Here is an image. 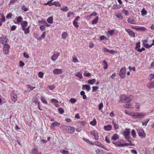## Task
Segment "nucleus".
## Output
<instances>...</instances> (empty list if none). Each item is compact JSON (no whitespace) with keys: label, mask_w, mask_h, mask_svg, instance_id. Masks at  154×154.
<instances>
[{"label":"nucleus","mask_w":154,"mask_h":154,"mask_svg":"<svg viewBox=\"0 0 154 154\" xmlns=\"http://www.w3.org/2000/svg\"><path fill=\"white\" fill-rule=\"evenodd\" d=\"M130 129L128 128L125 129V131L123 132L122 134L127 141H129L131 139L130 137Z\"/></svg>","instance_id":"f257e3e1"},{"label":"nucleus","mask_w":154,"mask_h":154,"mask_svg":"<svg viewBox=\"0 0 154 154\" xmlns=\"http://www.w3.org/2000/svg\"><path fill=\"white\" fill-rule=\"evenodd\" d=\"M63 130L66 131L67 133L69 134H72L75 131V129L74 128L71 126H63Z\"/></svg>","instance_id":"f03ea898"},{"label":"nucleus","mask_w":154,"mask_h":154,"mask_svg":"<svg viewBox=\"0 0 154 154\" xmlns=\"http://www.w3.org/2000/svg\"><path fill=\"white\" fill-rule=\"evenodd\" d=\"M137 132L139 137L142 138H145L146 137V134L144 130L142 128H139L137 129Z\"/></svg>","instance_id":"7ed1b4c3"},{"label":"nucleus","mask_w":154,"mask_h":154,"mask_svg":"<svg viewBox=\"0 0 154 154\" xmlns=\"http://www.w3.org/2000/svg\"><path fill=\"white\" fill-rule=\"evenodd\" d=\"M134 115L133 118L134 119L143 118L146 116V114L144 112H134Z\"/></svg>","instance_id":"20e7f679"},{"label":"nucleus","mask_w":154,"mask_h":154,"mask_svg":"<svg viewBox=\"0 0 154 154\" xmlns=\"http://www.w3.org/2000/svg\"><path fill=\"white\" fill-rule=\"evenodd\" d=\"M126 69L125 67H123L120 70L119 75L122 79L125 78L126 75Z\"/></svg>","instance_id":"39448f33"},{"label":"nucleus","mask_w":154,"mask_h":154,"mask_svg":"<svg viewBox=\"0 0 154 154\" xmlns=\"http://www.w3.org/2000/svg\"><path fill=\"white\" fill-rule=\"evenodd\" d=\"M140 42L137 43L136 44V46L135 47V49L140 53L142 51L145 50V48H142L141 49L140 48Z\"/></svg>","instance_id":"423d86ee"},{"label":"nucleus","mask_w":154,"mask_h":154,"mask_svg":"<svg viewBox=\"0 0 154 154\" xmlns=\"http://www.w3.org/2000/svg\"><path fill=\"white\" fill-rule=\"evenodd\" d=\"M91 134L94 137V138L96 140L99 139V135L97 131L94 130H91L90 132Z\"/></svg>","instance_id":"0eeeda50"},{"label":"nucleus","mask_w":154,"mask_h":154,"mask_svg":"<svg viewBox=\"0 0 154 154\" xmlns=\"http://www.w3.org/2000/svg\"><path fill=\"white\" fill-rule=\"evenodd\" d=\"M60 53L57 51H55L51 57V59L53 61L56 60L60 55Z\"/></svg>","instance_id":"6e6552de"},{"label":"nucleus","mask_w":154,"mask_h":154,"mask_svg":"<svg viewBox=\"0 0 154 154\" xmlns=\"http://www.w3.org/2000/svg\"><path fill=\"white\" fill-rule=\"evenodd\" d=\"M11 97L12 100L14 103H15L17 100V96L14 91L12 92L11 93Z\"/></svg>","instance_id":"1a4fd4ad"},{"label":"nucleus","mask_w":154,"mask_h":154,"mask_svg":"<svg viewBox=\"0 0 154 154\" xmlns=\"http://www.w3.org/2000/svg\"><path fill=\"white\" fill-rule=\"evenodd\" d=\"M10 48V46L8 44H5L3 48V53L5 54L8 53Z\"/></svg>","instance_id":"9d476101"},{"label":"nucleus","mask_w":154,"mask_h":154,"mask_svg":"<svg viewBox=\"0 0 154 154\" xmlns=\"http://www.w3.org/2000/svg\"><path fill=\"white\" fill-rule=\"evenodd\" d=\"M80 18V17L79 16H77L73 21V24L74 26L76 27L77 28H78L79 27V25L78 24V20Z\"/></svg>","instance_id":"9b49d317"},{"label":"nucleus","mask_w":154,"mask_h":154,"mask_svg":"<svg viewBox=\"0 0 154 154\" xmlns=\"http://www.w3.org/2000/svg\"><path fill=\"white\" fill-rule=\"evenodd\" d=\"M60 125V123L57 122H54L52 123L51 125L50 128L51 129H54L55 127L59 126Z\"/></svg>","instance_id":"f8f14e48"},{"label":"nucleus","mask_w":154,"mask_h":154,"mask_svg":"<svg viewBox=\"0 0 154 154\" xmlns=\"http://www.w3.org/2000/svg\"><path fill=\"white\" fill-rule=\"evenodd\" d=\"M63 72L62 69H55L53 71V73L55 74H61Z\"/></svg>","instance_id":"ddd939ff"},{"label":"nucleus","mask_w":154,"mask_h":154,"mask_svg":"<svg viewBox=\"0 0 154 154\" xmlns=\"http://www.w3.org/2000/svg\"><path fill=\"white\" fill-rule=\"evenodd\" d=\"M23 19V17H22L20 16L18 17H17L16 18V20H14V21L15 23H19L22 21Z\"/></svg>","instance_id":"4468645a"},{"label":"nucleus","mask_w":154,"mask_h":154,"mask_svg":"<svg viewBox=\"0 0 154 154\" xmlns=\"http://www.w3.org/2000/svg\"><path fill=\"white\" fill-rule=\"evenodd\" d=\"M133 28L136 29L137 30L140 31H145L146 30V29L144 27L135 26L134 27H133Z\"/></svg>","instance_id":"2eb2a0df"},{"label":"nucleus","mask_w":154,"mask_h":154,"mask_svg":"<svg viewBox=\"0 0 154 154\" xmlns=\"http://www.w3.org/2000/svg\"><path fill=\"white\" fill-rule=\"evenodd\" d=\"M127 98V96L125 94H123L120 97V99L121 101L123 103H125V101Z\"/></svg>","instance_id":"dca6fc26"},{"label":"nucleus","mask_w":154,"mask_h":154,"mask_svg":"<svg viewBox=\"0 0 154 154\" xmlns=\"http://www.w3.org/2000/svg\"><path fill=\"white\" fill-rule=\"evenodd\" d=\"M125 30L131 36L134 37L135 36V34L130 29H125Z\"/></svg>","instance_id":"f3484780"},{"label":"nucleus","mask_w":154,"mask_h":154,"mask_svg":"<svg viewBox=\"0 0 154 154\" xmlns=\"http://www.w3.org/2000/svg\"><path fill=\"white\" fill-rule=\"evenodd\" d=\"M112 128V126L111 125H108L104 126V129L105 130L109 131L111 130Z\"/></svg>","instance_id":"a211bd4d"},{"label":"nucleus","mask_w":154,"mask_h":154,"mask_svg":"<svg viewBox=\"0 0 154 154\" xmlns=\"http://www.w3.org/2000/svg\"><path fill=\"white\" fill-rule=\"evenodd\" d=\"M147 86L150 88H154V80L153 81L149 82L147 85Z\"/></svg>","instance_id":"6ab92c4d"},{"label":"nucleus","mask_w":154,"mask_h":154,"mask_svg":"<svg viewBox=\"0 0 154 154\" xmlns=\"http://www.w3.org/2000/svg\"><path fill=\"white\" fill-rule=\"evenodd\" d=\"M85 89L87 91H89L91 89V87L89 85H82V89Z\"/></svg>","instance_id":"aec40b11"},{"label":"nucleus","mask_w":154,"mask_h":154,"mask_svg":"<svg viewBox=\"0 0 154 154\" xmlns=\"http://www.w3.org/2000/svg\"><path fill=\"white\" fill-rule=\"evenodd\" d=\"M133 97L132 95H129L128 97L127 96L125 103L130 102L133 100Z\"/></svg>","instance_id":"412c9836"},{"label":"nucleus","mask_w":154,"mask_h":154,"mask_svg":"<svg viewBox=\"0 0 154 154\" xmlns=\"http://www.w3.org/2000/svg\"><path fill=\"white\" fill-rule=\"evenodd\" d=\"M115 15L119 20H122L123 19V17L120 13H115Z\"/></svg>","instance_id":"4be33fe9"},{"label":"nucleus","mask_w":154,"mask_h":154,"mask_svg":"<svg viewBox=\"0 0 154 154\" xmlns=\"http://www.w3.org/2000/svg\"><path fill=\"white\" fill-rule=\"evenodd\" d=\"M53 5H55L56 6L60 7L61 6V4L58 1L54 2L53 3H50V4L49 5L51 6Z\"/></svg>","instance_id":"5701e85b"},{"label":"nucleus","mask_w":154,"mask_h":154,"mask_svg":"<svg viewBox=\"0 0 154 154\" xmlns=\"http://www.w3.org/2000/svg\"><path fill=\"white\" fill-rule=\"evenodd\" d=\"M128 23L131 24H136V21L132 18H129L128 19Z\"/></svg>","instance_id":"b1692460"},{"label":"nucleus","mask_w":154,"mask_h":154,"mask_svg":"<svg viewBox=\"0 0 154 154\" xmlns=\"http://www.w3.org/2000/svg\"><path fill=\"white\" fill-rule=\"evenodd\" d=\"M32 154H42L41 152H38L36 148H33L32 150Z\"/></svg>","instance_id":"393cba45"},{"label":"nucleus","mask_w":154,"mask_h":154,"mask_svg":"<svg viewBox=\"0 0 154 154\" xmlns=\"http://www.w3.org/2000/svg\"><path fill=\"white\" fill-rule=\"evenodd\" d=\"M75 75L79 78L80 79L82 78V72L81 71H80L78 72H77L75 74Z\"/></svg>","instance_id":"a878e982"},{"label":"nucleus","mask_w":154,"mask_h":154,"mask_svg":"<svg viewBox=\"0 0 154 154\" xmlns=\"http://www.w3.org/2000/svg\"><path fill=\"white\" fill-rule=\"evenodd\" d=\"M125 113L129 116H132V118L134 117V112H132L130 111H129L127 110H125Z\"/></svg>","instance_id":"bb28decb"},{"label":"nucleus","mask_w":154,"mask_h":154,"mask_svg":"<svg viewBox=\"0 0 154 154\" xmlns=\"http://www.w3.org/2000/svg\"><path fill=\"white\" fill-rule=\"evenodd\" d=\"M27 22L26 21L22 22L21 23V25L23 29L26 28L27 25Z\"/></svg>","instance_id":"cd10ccee"},{"label":"nucleus","mask_w":154,"mask_h":154,"mask_svg":"<svg viewBox=\"0 0 154 154\" xmlns=\"http://www.w3.org/2000/svg\"><path fill=\"white\" fill-rule=\"evenodd\" d=\"M112 123L115 129L117 130L119 128V125L116 122H115L114 120L112 121Z\"/></svg>","instance_id":"c85d7f7f"},{"label":"nucleus","mask_w":154,"mask_h":154,"mask_svg":"<svg viewBox=\"0 0 154 154\" xmlns=\"http://www.w3.org/2000/svg\"><path fill=\"white\" fill-rule=\"evenodd\" d=\"M96 82V80L95 79H89L88 80V84L90 85H92Z\"/></svg>","instance_id":"c756f323"},{"label":"nucleus","mask_w":154,"mask_h":154,"mask_svg":"<svg viewBox=\"0 0 154 154\" xmlns=\"http://www.w3.org/2000/svg\"><path fill=\"white\" fill-rule=\"evenodd\" d=\"M115 32V31L113 30H111L107 32V35L108 36L112 35Z\"/></svg>","instance_id":"7c9ffc66"},{"label":"nucleus","mask_w":154,"mask_h":154,"mask_svg":"<svg viewBox=\"0 0 154 154\" xmlns=\"http://www.w3.org/2000/svg\"><path fill=\"white\" fill-rule=\"evenodd\" d=\"M119 138V136L117 134H114L111 138V139L116 140Z\"/></svg>","instance_id":"2f4dec72"},{"label":"nucleus","mask_w":154,"mask_h":154,"mask_svg":"<svg viewBox=\"0 0 154 154\" xmlns=\"http://www.w3.org/2000/svg\"><path fill=\"white\" fill-rule=\"evenodd\" d=\"M103 67L104 69H107L108 68V64L107 62L105 60L103 61Z\"/></svg>","instance_id":"473e14b6"},{"label":"nucleus","mask_w":154,"mask_h":154,"mask_svg":"<svg viewBox=\"0 0 154 154\" xmlns=\"http://www.w3.org/2000/svg\"><path fill=\"white\" fill-rule=\"evenodd\" d=\"M8 41V39H1L0 42L4 45L5 44H7L6 43Z\"/></svg>","instance_id":"72a5a7b5"},{"label":"nucleus","mask_w":154,"mask_h":154,"mask_svg":"<svg viewBox=\"0 0 154 154\" xmlns=\"http://www.w3.org/2000/svg\"><path fill=\"white\" fill-rule=\"evenodd\" d=\"M72 61L74 63H77L79 62L77 58L76 57L73 56L72 57Z\"/></svg>","instance_id":"f704fd0d"},{"label":"nucleus","mask_w":154,"mask_h":154,"mask_svg":"<svg viewBox=\"0 0 154 154\" xmlns=\"http://www.w3.org/2000/svg\"><path fill=\"white\" fill-rule=\"evenodd\" d=\"M94 145H95L98 146L102 147V146H104V145L101 144L100 142H99L98 141H95L94 143Z\"/></svg>","instance_id":"c9c22d12"},{"label":"nucleus","mask_w":154,"mask_h":154,"mask_svg":"<svg viewBox=\"0 0 154 154\" xmlns=\"http://www.w3.org/2000/svg\"><path fill=\"white\" fill-rule=\"evenodd\" d=\"M41 99L42 100V102L44 104H48V102L46 101L45 98L43 96H41Z\"/></svg>","instance_id":"e433bc0d"},{"label":"nucleus","mask_w":154,"mask_h":154,"mask_svg":"<svg viewBox=\"0 0 154 154\" xmlns=\"http://www.w3.org/2000/svg\"><path fill=\"white\" fill-rule=\"evenodd\" d=\"M90 124L92 126H94L97 124V121L95 119H94L92 121L90 122Z\"/></svg>","instance_id":"4c0bfd02"},{"label":"nucleus","mask_w":154,"mask_h":154,"mask_svg":"<svg viewBox=\"0 0 154 154\" xmlns=\"http://www.w3.org/2000/svg\"><path fill=\"white\" fill-rule=\"evenodd\" d=\"M143 45L146 48H149L151 47V45H149L147 43H145V42H143Z\"/></svg>","instance_id":"58836bf2"},{"label":"nucleus","mask_w":154,"mask_h":154,"mask_svg":"<svg viewBox=\"0 0 154 154\" xmlns=\"http://www.w3.org/2000/svg\"><path fill=\"white\" fill-rule=\"evenodd\" d=\"M47 21L49 23H53V17H48L47 20Z\"/></svg>","instance_id":"ea45409f"},{"label":"nucleus","mask_w":154,"mask_h":154,"mask_svg":"<svg viewBox=\"0 0 154 154\" xmlns=\"http://www.w3.org/2000/svg\"><path fill=\"white\" fill-rule=\"evenodd\" d=\"M131 134L132 136L134 138H135L136 137V133L135 131L133 129L131 131Z\"/></svg>","instance_id":"a19ab883"},{"label":"nucleus","mask_w":154,"mask_h":154,"mask_svg":"<svg viewBox=\"0 0 154 154\" xmlns=\"http://www.w3.org/2000/svg\"><path fill=\"white\" fill-rule=\"evenodd\" d=\"M99 18L97 16L96 17L95 19H94L92 21V24H96L98 22Z\"/></svg>","instance_id":"79ce46f5"},{"label":"nucleus","mask_w":154,"mask_h":154,"mask_svg":"<svg viewBox=\"0 0 154 154\" xmlns=\"http://www.w3.org/2000/svg\"><path fill=\"white\" fill-rule=\"evenodd\" d=\"M60 9L64 12H67L68 10V8L66 6H64L63 7L61 8Z\"/></svg>","instance_id":"37998d69"},{"label":"nucleus","mask_w":154,"mask_h":154,"mask_svg":"<svg viewBox=\"0 0 154 154\" xmlns=\"http://www.w3.org/2000/svg\"><path fill=\"white\" fill-rule=\"evenodd\" d=\"M23 30L24 32V33L26 34H27L29 33V27L27 28H24L23 29Z\"/></svg>","instance_id":"c03bdc74"},{"label":"nucleus","mask_w":154,"mask_h":154,"mask_svg":"<svg viewBox=\"0 0 154 154\" xmlns=\"http://www.w3.org/2000/svg\"><path fill=\"white\" fill-rule=\"evenodd\" d=\"M96 152L97 154H103L102 150L100 149H97L96 150Z\"/></svg>","instance_id":"a18cd8bd"},{"label":"nucleus","mask_w":154,"mask_h":154,"mask_svg":"<svg viewBox=\"0 0 154 154\" xmlns=\"http://www.w3.org/2000/svg\"><path fill=\"white\" fill-rule=\"evenodd\" d=\"M141 13L142 16L145 15L147 14V11L144 8H143L141 11Z\"/></svg>","instance_id":"49530a36"},{"label":"nucleus","mask_w":154,"mask_h":154,"mask_svg":"<svg viewBox=\"0 0 154 154\" xmlns=\"http://www.w3.org/2000/svg\"><path fill=\"white\" fill-rule=\"evenodd\" d=\"M69 101L72 103H74L77 101V100L74 98H71L69 100Z\"/></svg>","instance_id":"de8ad7c7"},{"label":"nucleus","mask_w":154,"mask_h":154,"mask_svg":"<svg viewBox=\"0 0 154 154\" xmlns=\"http://www.w3.org/2000/svg\"><path fill=\"white\" fill-rule=\"evenodd\" d=\"M124 106L127 108H133L132 106L130 104H126L124 105Z\"/></svg>","instance_id":"09e8293b"},{"label":"nucleus","mask_w":154,"mask_h":154,"mask_svg":"<svg viewBox=\"0 0 154 154\" xmlns=\"http://www.w3.org/2000/svg\"><path fill=\"white\" fill-rule=\"evenodd\" d=\"M91 74L89 73L88 71H86L85 72L84 75L86 77H89L91 76Z\"/></svg>","instance_id":"8fccbe9b"},{"label":"nucleus","mask_w":154,"mask_h":154,"mask_svg":"<svg viewBox=\"0 0 154 154\" xmlns=\"http://www.w3.org/2000/svg\"><path fill=\"white\" fill-rule=\"evenodd\" d=\"M44 76V73L42 72H39L38 73V76L40 78L42 79Z\"/></svg>","instance_id":"3c124183"},{"label":"nucleus","mask_w":154,"mask_h":154,"mask_svg":"<svg viewBox=\"0 0 154 154\" xmlns=\"http://www.w3.org/2000/svg\"><path fill=\"white\" fill-rule=\"evenodd\" d=\"M103 103H100L98 105V109L99 110H101L103 108Z\"/></svg>","instance_id":"603ef678"},{"label":"nucleus","mask_w":154,"mask_h":154,"mask_svg":"<svg viewBox=\"0 0 154 154\" xmlns=\"http://www.w3.org/2000/svg\"><path fill=\"white\" fill-rule=\"evenodd\" d=\"M67 33L66 32H64L62 34V38H66L67 36Z\"/></svg>","instance_id":"864d4df0"},{"label":"nucleus","mask_w":154,"mask_h":154,"mask_svg":"<svg viewBox=\"0 0 154 154\" xmlns=\"http://www.w3.org/2000/svg\"><path fill=\"white\" fill-rule=\"evenodd\" d=\"M84 140L87 143L90 144H91L92 145H94V143H93L91 142L88 139H84Z\"/></svg>","instance_id":"5fc2aeb1"},{"label":"nucleus","mask_w":154,"mask_h":154,"mask_svg":"<svg viewBox=\"0 0 154 154\" xmlns=\"http://www.w3.org/2000/svg\"><path fill=\"white\" fill-rule=\"evenodd\" d=\"M60 152L63 154H68L69 153V151L63 149L61 150Z\"/></svg>","instance_id":"6e6d98bb"},{"label":"nucleus","mask_w":154,"mask_h":154,"mask_svg":"<svg viewBox=\"0 0 154 154\" xmlns=\"http://www.w3.org/2000/svg\"><path fill=\"white\" fill-rule=\"evenodd\" d=\"M32 101L33 102L36 103V102H38V100L37 98V97H33Z\"/></svg>","instance_id":"4d7b16f0"},{"label":"nucleus","mask_w":154,"mask_h":154,"mask_svg":"<svg viewBox=\"0 0 154 154\" xmlns=\"http://www.w3.org/2000/svg\"><path fill=\"white\" fill-rule=\"evenodd\" d=\"M149 119H147L146 121L142 122V125H145V126H146L147 124L149 122Z\"/></svg>","instance_id":"13d9d810"},{"label":"nucleus","mask_w":154,"mask_h":154,"mask_svg":"<svg viewBox=\"0 0 154 154\" xmlns=\"http://www.w3.org/2000/svg\"><path fill=\"white\" fill-rule=\"evenodd\" d=\"M58 110L60 114H63L64 112V110L62 108H59L58 109Z\"/></svg>","instance_id":"bf43d9fd"},{"label":"nucleus","mask_w":154,"mask_h":154,"mask_svg":"<svg viewBox=\"0 0 154 154\" xmlns=\"http://www.w3.org/2000/svg\"><path fill=\"white\" fill-rule=\"evenodd\" d=\"M149 80L151 81L154 78V74H151L149 75Z\"/></svg>","instance_id":"052dcab7"},{"label":"nucleus","mask_w":154,"mask_h":154,"mask_svg":"<svg viewBox=\"0 0 154 154\" xmlns=\"http://www.w3.org/2000/svg\"><path fill=\"white\" fill-rule=\"evenodd\" d=\"M122 12L124 13L125 16H127L129 14L128 11L125 9H124L122 10Z\"/></svg>","instance_id":"680f3d73"},{"label":"nucleus","mask_w":154,"mask_h":154,"mask_svg":"<svg viewBox=\"0 0 154 154\" xmlns=\"http://www.w3.org/2000/svg\"><path fill=\"white\" fill-rule=\"evenodd\" d=\"M128 144H125V143H119L118 145V146L119 147H123L125 146H126V145H127Z\"/></svg>","instance_id":"e2e57ef3"},{"label":"nucleus","mask_w":154,"mask_h":154,"mask_svg":"<svg viewBox=\"0 0 154 154\" xmlns=\"http://www.w3.org/2000/svg\"><path fill=\"white\" fill-rule=\"evenodd\" d=\"M21 9L24 11H26L28 10V9L26 7L24 6L23 5L21 7Z\"/></svg>","instance_id":"0e129e2a"},{"label":"nucleus","mask_w":154,"mask_h":154,"mask_svg":"<svg viewBox=\"0 0 154 154\" xmlns=\"http://www.w3.org/2000/svg\"><path fill=\"white\" fill-rule=\"evenodd\" d=\"M25 65L24 63L22 61L20 60L19 62V66L20 67L23 66Z\"/></svg>","instance_id":"69168bd1"},{"label":"nucleus","mask_w":154,"mask_h":154,"mask_svg":"<svg viewBox=\"0 0 154 154\" xmlns=\"http://www.w3.org/2000/svg\"><path fill=\"white\" fill-rule=\"evenodd\" d=\"M5 20V17L4 15H2V18L0 19V21L2 23V22H4Z\"/></svg>","instance_id":"338daca9"},{"label":"nucleus","mask_w":154,"mask_h":154,"mask_svg":"<svg viewBox=\"0 0 154 154\" xmlns=\"http://www.w3.org/2000/svg\"><path fill=\"white\" fill-rule=\"evenodd\" d=\"M12 17V14L11 13H9L7 14L6 16V18L7 19L11 18Z\"/></svg>","instance_id":"774afa93"}]
</instances>
